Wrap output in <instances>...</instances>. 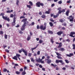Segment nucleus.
<instances>
[{
  "instance_id": "6e6552de",
  "label": "nucleus",
  "mask_w": 75,
  "mask_h": 75,
  "mask_svg": "<svg viewBox=\"0 0 75 75\" xmlns=\"http://www.w3.org/2000/svg\"><path fill=\"white\" fill-rule=\"evenodd\" d=\"M69 10H67V11H66L65 14L67 16H68L69 15Z\"/></svg>"
},
{
  "instance_id": "6e6d98bb",
  "label": "nucleus",
  "mask_w": 75,
  "mask_h": 75,
  "mask_svg": "<svg viewBox=\"0 0 75 75\" xmlns=\"http://www.w3.org/2000/svg\"><path fill=\"white\" fill-rule=\"evenodd\" d=\"M40 51H38L37 52V54L40 55Z\"/></svg>"
},
{
  "instance_id": "603ef678",
  "label": "nucleus",
  "mask_w": 75,
  "mask_h": 75,
  "mask_svg": "<svg viewBox=\"0 0 75 75\" xmlns=\"http://www.w3.org/2000/svg\"><path fill=\"white\" fill-rule=\"evenodd\" d=\"M32 55V54L31 53H29L28 54V56H29V57H31Z\"/></svg>"
},
{
  "instance_id": "09e8293b",
  "label": "nucleus",
  "mask_w": 75,
  "mask_h": 75,
  "mask_svg": "<svg viewBox=\"0 0 75 75\" xmlns=\"http://www.w3.org/2000/svg\"><path fill=\"white\" fill-rule=\"evenodd\" d=\"M6 13H11V11H10V10L7 11H6Z\"/></svg>"
},
{
  "instance_id": "b1692460",
  "label": "nucleus",
  "mask_w": 75,
  "mask_h": 75,
  "mask_svg": "<svg viewBox=\"0 0 75 75\" xmlns=\"http://www.w3.org/2000/svg\"><path fill=\"white\" fill-rule=\"evenodd\" d=\"M37 47H38V46L37 45L36 47H35L34 48H32V51H33L34 50H35V49H36V48Z\"/></svg>"
},
{
  "instance_id": "4d7b16f0",
  "label": "nucleus",
  "mask_w": 75,
  "mask_h": 75,
  "mask_svg": "<svg viewBox=\"0 0 75 75\" xmlns=\"http://www.w3.org/2000/svg\"><path fill=\"white\" fill-rule=\"evenodd\" d=\"M51 65H52V66H53V67H56V66H57V65H54V64H51Z\"/></svg>"
},
{
  "instance_id": "5701e85b",
  "label": "nucleus",
  "mask_w": 75,
  "mask_h": 75,
  "mask_svg": "<svg viewBox=\"0 0 75 75\" xmlns=\"http://www.w3.org/2000/svg\"><path fill=\"white\" fill-rule=\"evenodd\" d=\"M49 24H50V26H51V27H52V26H53V24L52 22H50Z\"/></svg>"
},
{
  "instance_id": "393cba45",
  "label": "nucleus",
  "mask_w": 75,
  "mask_h": 75,
  "mask_svg": "<svg viewBox=\"0 0 75 75\" xmlns=\"http://www.w3.org/2000/svg\"><path fill=\"white\" fill-rule=\"evenodd\" d=\"M65 61L66 63H67V64H68L69 62V60L67 59L65 60Z\"/></svg>"
},
{
  "instance_id": "c03bdc74",
  "label": "nucleus",
  "mask_w": 75,
  "mask_h": 75,
  "mask_svg": "<svg viewBox=\"0 0 75 75\" xmlns=\"http://www.w3.org/2000/svg\"><path fill=\"white\" fill-rule=\"evenodd\" d=\"M71 0H69L67 1V3H71Z\"/></svg>"
},
{
  "instance_id": "4468645a",
  "label": "nucleus",
  "mask_w": 75,
  "mask_h": 75,
  "mask_svg": "<svg viewBox=\"0 0 75 75\" xmlns=\"http://www.w3.org/2000/svg\"><path fill=\"white\" fill-rule=\"evenodd\" d=\"M40 59H40V58H39V59H35V61L38 62H40Z\"/></svg>"
},
{
  "instance_id": "e433bc0d",
  "label": "nucleus",
  "mask_w": 75,
  "mask_h": 75,
  "mask_svg": "<svg viewBox=\"0 0 75 75\" xmlns=\"http://www.w3.org/2000/svg\"><path fill=\"white\" fill-rule=\"evenodd\" d=\"M50 20L52 22H54V20H53V19H52V18H50Z\"/></svg>"
},
{
  "instance_id": "a211bd4d",
  "label": "nucleus",
  "mask_w": 75,
  "mask_h": 75,
  "mask_svg": "<svg viewBox=\"0 0 75 75\" xmlns=\"http://www.w3.org/2000/svg\"><path fill=\"white\" fill-rule=\"evenodd\" d=\"M25 74H26V73L25 72V70H24V71H23L22 73V75H24Z\"/></svg>"
},
{
  "instance_id": "5fc2aeb1",
  "label": "nucleus",
  "mask_w": 75,
  "mask_h": 75,
  "mask_svg": "<svg viewBox=\"0 0 75 75\" xmlns=\"http://www.w3.org/2000/svg\"><path fill=\"white\" fill-rule=\"evenodd\" d=\"M45 58V56H43L42 57V59H42H42H44Z\"/></svg>"
},
{
  "instance_id": "ea45409f",
  "label": "nucleus",
  "mask_w": 75,
  "mask_h": 75,
  "mask_svg": "<svg viewBox=\"0 0 75 75\" xmlns=\"http://www.w3.org/2000/svg\"><path fill=\"white\" fill-rule=\"evenodd\" d=\"M3 33V31L1 30L0 31V34H3V33Z\"/></svg>"
},
{
  "instance_id": "0eeeda50",
  "label": "nucleus",
  "mask_w": 75,
  "mask_h": 75,
  "mask_svg": "<svg viewBox=\"0 0 75 75\" xmlns=\"http://www.w3.org/2000/svg\"><path fill=\"white\" fill-rule=\"evenodd\" d=\"M45 61H47V62L48 64H50L51 62V60L48 59H46L45 60Z\"/></svg>"
},
{
  "instance_id": "f03ea898",
  "label": "nucleus",
  "mask_w": 75,
  "mask_h": 75,
  "mask_svg": "<svg viewBox=\"0 0 75 75\" xmlns=\"http://www.w3.org/2000/svg\"><path fill=\"white\" fill-rule=\"evenodd\" d=\"M40 28L41 30H45V29H46V26H45L44 27V25H42L41 26H40Z\"/></svg>"
},
{
  "instance_id": "3c124183",
  "label": "nucleus",
  "mask_w": 75,
  "mask_h": 75,
  "mask_svg": "<svg viewBox=\"0 0 75 75\" xmlns=\"http://www.w3.org/2000/svg\"><path fill=\"white\" fill-rule=\"evenodd\" d=\"M34 22H33L32 23L30 24V25H34Z\"/></svg>"
},
{
  "instance_id": "2f4dec72",
  "label": "nucleus",
  "mask_w": 75,
  "mask_h": 75,
  "mask_svg": "<svg viewBox=\"0 0 75 75\" xmlns=\"http://www.w3.org/2000/svg\"><path fill=\"white\" fill-rule=\"evenodd\" d=\"M25 17L24 16H22L21 17H20V19H21V18H25Z\"/></svg>"
},
{
  "instance_id": "39448f33",
  "label": "nucleus",
  "mask_w": 75,
  "mask_h": 75,
  "mask_svg": "<svg viewBox=\"0 0 75 75\" xmlns=\"http://www.w3.org/2000/svg\"><path fill=\"white\" fill-rule=\"evenodd\" d=\"M36 6L38 7H40V2H38L36 4Z\"/></svg>"
},
{
  "instance_id": "473e14b6",
  "label": "nucleus",
  "mask_w": 75,
  "mask_h": 75,
  "mask_svg": "<svg viewBox=\"0 0 75 75\" xmlns=\"http://www.w3.org/2000/svg\"><path fill=\"white\" fill-rule=\"evenodd\" d=\"M27 7H28V8H31V5H27Z\"/></svg>"
},
{
  "instance_id": "680f3d73",
  "label": "nucleus",
  "mask_w": 75,
  "mask_h": 75,
  "mask_svg": "<svg viewBox=\"0 0 75 75\" xmlns=\"http://www.w3.org/2000/svg\"><path fill=\"white\" fill-rule=\"evenodd\" d=\"M60 22H61V23H63V20L62 19H60L59 21Z\"/></svg>"
},
{
  "instance_id": "c9c22d12",
  "label": "nucleus",
  "mask_w": 75,
  "mask_h": 75,
  "mask_svg": "<svg viewBox=\"0 0 75 75\" xmlns=\"http://www.w3.org/2000/svg\"><path fill=\"white\" fill-rule=\"evenodd\" d=\"M5 51H6V52H7L8 53H9V52H10L9 50H7V49H6Z\"/></svg>"
},
{
  "instance_id": "8fccbe9b",
  "label": "nucleus",
  "mask_w": 75,
  "mask_h": 75,
  "mask_svg": "<svg viewBox=\"0 0 75 75\" xmlns=\"http://www.w3.org/2000/svg\"><path fill=\"white\" fill-rule=\"evenodd\" d=\"M55 53H56L57 55H58H58H61V54H60L59 53L56 52H55Z\"/></svg>"
},
{
  "instance_id": "9d476101",
  "label": "nucleus",
  "mask_w": 75,
  "mask_h": 75,
  "mask_svg": "<svg viewBox=\"0 0 75 75\" xmlns=\"http://www.w3.org/2000/svg\"><path fill=\"white\" fill-rule=\"evenodd\" d=\"M59 50L61 51H65V49L64 48L62 47L59 49Z\"/></svg>"
},
{
  "instance_id": "6ab92c4d",
  "label": "nucleus",
  "mask_w": 75,
  "mask_h": 75,
  "mask_svg": "<svg viewBox=\"0 0 75 75\" xmlns=\"http://www.w3.org/2000/svg\"><path fill=\"white\" fill-rule=\"evenodd\" d=\"M29 3L31 6H33V2H32L30 1L29 2Z\"/></svg>"
},
{
  "instance_id": "58836bf2",
  "label": "nucleus",
  "mask_w": 75,
  "mask_h": 75,
  "mask_svg": "<svg viewBox=\"0 0 75 75\" xmlns=\"http://www.w3.org/2000/svg\"><path fill=\"white\" fill-rule=\"evenodd\" d=\"M40 6H44V4L42 3H40Z\"/></svg>"
},
{
  "instance_id": "f8f14e48",
  "label": "nucleus",
  "mask_w": 75,
  "mask_h": 75,
  "mask_svg": "<svg viewBox=\"0 0 75 75\" xmlns=\"http://www.w3.org/2000/svg\"><path fill=\"white\" fill-rule=\"evenodd\" d=\"M13 59H15L16 61H18V59H17V56H14V57L13 58Z\"/></svg>"
},
{
  "instance_id": "37998d69",
  "label": "nucleus",
  "mask_w": 75,
  "mask_h": 75,
  "mask_svg": "<svg viewBox=\"0 0 75 75\" xmlns=\"http://www.w3.org/2000/svg\"><path fill=\"white\" fill-rule=\"evenodd\" d=\"M59 60H58V59H57L56 60V63H59Z\"/></svg>"
},
{
  "instance_id": "c85d7f7f",
  "label": "nucleus",
  "mask_w": 75,
  "mask_h": 75,
  "mask_svg": "<svg viewBox=\"0 0 75 75\" xmlns=\"http://www.w3.org/2000/svg\"><path fill=\"white\" fill-rule=\"evenodd\" d=\"M16 56L17 57H21L20 55L19 54H16Z\"/></svg>"
},
{
  "instance_id": "423d86ee",
  "label": "nucleus",
  "mask_w": 75,
  "mask_h": 75,
  "mask_svg": "<svg viewBox=\"0 0 75 75\" xmlns=\"http://www.w3.org/2000/svg\"><path fill=\"white\" fill-rule=\"evenodd\" d=\"M22 51L24 52L25 55L26 56H27V51H26L24 49H22Z\"/></svg>"
},
{
  "instance_id": "a19ab883",
  "label": "nucleus",
  "mask_w": 75,
  "mask_h": 75,
  "mask_svg": "<svg viewBox=\"0 0 75 75\" xmlns=\"http://www.w3.org/2000/svg\"><path fill=\"white\" fill-rule=\"evenodd\" d=\"M6 71H7V69H5L3 70V71L4 72H6Z\"/></svg>"
},
{
  "instance_id": "f257e3e1",
  "label": "nucleus",
  "mask_w": 75,
  "mask_h": 75,
  "mask_svg": "<svg viewBox=\"0 0 75 75\" xmlns=\"http://www.w3.org/2000/svg\"><path fill=\"white\" fill-rule=\"evenodd\" d=\"M27 19L26 18H25L22 20L21 22H24L21 28V31H23V30H25V25H27V24L28 23V21H27Z\"/></svg>"
},
{
  "instance_id": "de8ad7c7",
  "label": "nucleus",
  "mask_w": 75,
  "mask_h": 75,
  "mask_svg": "<svg viewBox=\"0 0 75 75\" xmlns=\"http://www.w3.org/2000/svg\"><path fill=\"white\" fill-rule=\"evenodd\" d=\"M4 38L5 39L7 38V35H5Z\"/></svg>"
},
{
  "instance_id": "a878e982",
  "label": "nucleus",
  "mask_w": 75,
  "mask_h": 75,
  "mask_svg": "<svg viewBox=\"0 0 75 75\" xmlns=\"http://www.w3.org/2000/svg\"><path fill=\"white\" fill-rule=\"evenodd\" d=\"M30 39H31V38H30V36H28V37L27 40L28 41H29V40H30Z\"/></svg>"
},
{
  "instance_id": "052dcab7",
  "label": "nucleus",
  "mask_w": 75,
  "mask_h": 75,
  "mask_svg": "<svg viewBox=\"0 0 75 75\" xmlns=\"http://www.w3.org/2000/svg\"><path fill=\"white\" fill-rule=\"evenodd\" d=\"M45 13H46V14H50V13H49V12L47 11H46Z\"/></svg>"
},
{
  "instance_id": "bb28decb",
  "label": "nucleus",
  "mask_w": 75,
  "mask_h": 75,
  "mask_svg": "<svg viewBox=\"0 0 75 75\" xmlns=\"http://www.w3.org/2000/svg\"><path fill=\"white\" fill-rule=\"evenodd\" d=\"M16 74H17V75H19V74H20V71H16Z\"/></svg>"
},
{
  "instance_id": "7c9ffc66",
  "label": "nucleus",
  "mask_w": 75,
  "mask_h": 75,
  "mask_svg": "<svg viewBox=\"0 0 75 75\" xmlns=\"http://www.w3.org/2000/svg\"><path fill=\"white\" fill-rule=\"evenodd\" d=\"M58 3H59V4H61L62 3V1H60L58 2Z\"/></svg>"
},
{
  "instance_id": "f704fd0d",
  "label": "nucleus",
  "mask_w": 75,
  "mask_h": 75,
  "mask_svg": "<svg viewBox=\"0 0 75 75\" xmlns=\"http://www.w3.org/2000/svg\"><path fill=\"white\" fill-rule=\"evenodd\" d=\"M16 22V18L14 17L13 19V23H15Z\"/></svg>"
},
{
  "instance_id": "49530a36",
  "label": "nucleus",
  "mask_w": 75,
  "mask_h": 75,
  "mask_svg": "<svg viewBox=\"0 0 75 75\" xmlns=\"http://www.w3.org/2000/svg\"><path fill=\"white\" fill-rule=\"evenodd\" d=\"M70 56V57L74 55V54L73 53H70L69 54Z\"/></svg>"
},
{
  "instance_id": "69168bd1",
  "label": "nucleus",
  "mask_w": 75,
  "mask_h": 75,
  "mask_svg": "<svg viewBox=\"0 0 75 75\" xmlns=\"http://www.w3.org/2000/svg\"><path fill=\"white\" fill-rule=\"evenodd\" d=\"M13 14H11L10 15V17L13 18Z\"/></svg>"
},
{
  "instance_id": "4c0bfd02",
  "label": "nucleus",
  "mask_w": 75,
  "mask_h": 75,
  "mask_svg": "<svg viewBox=\"0 0 75 75\" xmlns=\"http://www.w3.org/2000/svg\"><path fill=\"white\" fill-rule=\"evenodd\" d=\"M30 59L31 60V61H32V62H34V60L33 59V58H30Z\"/></svg>"
},
{
  "instance_id": "13d9d810",
  "label": "nucleus",
  "mask_w": 75,
  "mask_h": 75,
  "mask_svg": "<svg viewBox=\"0 0 75 75\" xmlns=\"http://www.w3.org/2000/svg\"><path fill=\"white\" fill-rule=\"evenodd\" d=\"M37 29H40V27L39 25H37Z\"/></svg>"
},
{
  "instance_id": "2eb2a0df",
  "label": "nucleus",
  "mask_w": 75,
  "mask_h": 75,
  "mask_svg": "<svg viewBox=\"0 0 75 75\" xmlns=\"http://www.w3.org/2000/svg\"><path fill=\"white\" fill-rule=\"evenodd\" d=\"M7 16H2L3 18V19H4V20H7Z\"/></svg>"
},
{
  "instance_id": "20e7f679",
  "label": "nucleus",
  "mask_w": 75,
  "mask_h": 75,
  "mask_svg": "<svg viewBox=\"0 0 75 75\" xmlns=\"http://www.w3.org/2000/svg\"><path fill=\"white\" fill-rule=\"evenodd\" d=\"M74 34H75V32H71L69 36L70 37H73V38H74V37H75V36H73V35H74Z\"/></svg>"
},
{
  "instance_id": "9b49d317",
  "label": "nucleus",
  "mask_w": 75,
  "mask_h": 75,
  "mask_svg": "<svg viewBox=\"0 0 75 75\" xmlns=\"http://www.w3.org/2000/svg\"><path fill=\"white\" fill-rule=\"evenodd\" d=\"M59 45L58 47V48H61V47L62 45V43H59Z\"/></svg>"
},
{
  "instance_id": "c756f323",
  "label": "nucleus",
  "mask_w": 75,
  "mask_h": 75,
  "mask_svg": "<svg viewBox=\"0 0 75 75\" xmlns=\"http://www.w3.org/2000/svg\"><path fill=\"white\" fill-rule=\"evenodd\" d=\"M23 49L24 50V49H22L21 50H19L18 51L19 53H21L22 52V51H23Z\"/></svg>"
},
{
  "instance_id": "7ed1b4c3",
  "label": "nucleus",
  "mask_w": 75,
  "mask_h": 75,
  "mask_svg": "<svg viewBox=\"0 0 75 75\" xmlns=\"http://www.w3.org/2000/svg\"><path fill=\"white\" fill-rule=\"evenodd\" d=\"M69 17H70V21L71 22L74 21V16H69Z\"/></svg>"
},
{
  "instance_id": "a18cd8bd",
  "label": "nucleus",
  "mask_w": 75,
  "mask_h": 75,
  "mask_svg": "<svg viewBox=\"0 0 75 75\" xmlns=\"http://www.w3.org/2000/svg\"><path fill=\"white\" fill-rule=\"evenodd\" d=\"M19 33L20 34H23V32L21 31V30H19Z\"/></svg>"
},
{
  "instance_id": "1a4fd4ad",
  "label": "nucleus",
  "mask_w": 75,
  "mask_h": 75,
  "mask_svg": "<svg viewBox=\"0 0 75 75\" xmlns=\"http://www.w3.org/2000/svg\"><path fill=\"white\" fill-rule=\"evenodd\" d=\"M62 31L58 32L57 33V34H58V35H61V34H62Z\"/></svg>"
},
{
  "instance_id": "338daca9",
  "label": "nucleus",
  "mask_w": 75,
  "mask_h": 75,
  "mask_svg": "<svg viewBox=\"0 0 75 75\" xmlns=\"http://www.w3.org/2000/svg\"><path fill=\"white\" fill-rule=\"evenodd\" d=\"M51 58V57H50V56H47V58L48 59H49V58Z\"/></svg>"
},
{
  "instance_id": "864d4df0",
  "label": "nucleus",
  "mask_w": 75,
  "mask_h": 75,
  "mask_svg": "<svg viewBox=\"0 0 75 75\" xmlns=\"http://www.w3.org/2000/svg\"><path fill=\"white\" fill-rule=\"evenodd\" d=\"M62 11H59L58 12V13L59 14H58L59 15V14H61V13H62Z\"/></svg>"
},
{
  "instance_id": "412c9836",
  "label": "nucleus",
  "mask_w": 75,
  "mask_h": 75,
  "mask_svg": "<svg viewBox=\"0 0 75 75\" xmlns=\"http://www.w3.org/2000/svg\"><path fill=\"white\" fill-rule=\"evenodd\" d=\"M57 57V58H58V59H62V58L61 57L59 56H58Z\"/></svg>"
},
{
  "instance_id": "e2e57ef3",
  "label": "nucleus",
  "mask_w": 75,
  "mask_h": 75,
  "mask_svg": "<svg viewBox=\"0 0 75 75\" xmlns=\"http://www.w3.org/2000/svg\"><path fill=\"white\" fill-rule=\"evenodd\" d=\"M21 72H22V71H23V69L21 68V69L20 70H19Z\"/></svg>"
},
{
  "instance_id": "79ce46f5",
  "label": "nucleus",
  "mask_w": 75,
  "mask_h": 75,
  "mask_svg": "<svg viewBox=\"0 0 75 75\" xmlns=\"http://www.w3.org/2000/svg\"><path fill=\"white\" fill-rule=\"evenodd\" d=\"M41 17L42 18H45L46 17L45 16V15H43Z\"/></svg>"
},
{
  "instance_id": "774afa93",
  "label": "nucleus",
  "mask_w": 75,
  "mask_h": 75,
  "mask_svg": "<svg viewBox=\"0 0 75 75\" xmlns=\"http://www.w3.org/2000/svg\"><path fill=\"white\" fill-rule=\"evenodd\" d=\"M6 20L8 21H10V19L9 18H7L6 19Z\"/></svg>"
},
{
  "instance_id": "bf43d9fd",
  "label": "nucleus",
  "mask_w": 75,
  "mask_h": 75,
  "mask_svg": "<svg viewBox=\"0 0 75 75\" xmlns=\"http://www.w3.org/2000/svg\"><path fill=\"white\" fill-rule=\"evenodd\" d=\"M62 12H65V9H63L62 10Z\"/></svg>"
},
{
  "instance_id": "aec40b11",
  "label": "nucleus",
  "mask_w": 75,
  "mask_h": 75,
  "mask_svg": "<svg viewBox=\"0 0 75 75\" xmlns=\"http://www.w3.org/2000/svg\"><path fill=\"white\" fill-rule=\"evenodd\" d=\"M50 42H52V44H53L54 42V40H53V39L52 38L50 39Z\"/></svg>"
},
{
  "instance_id": "0e129e2a",
  "label": "nucleus",
  "mask_w": 75,
  "mask_h": 75,
  "mask_svg": "<svg viewBox=\"0 0 75 75\" xmlns=\"http://www.w3.org/2000/svg\"><path fill=\"white\" fill-rule=\"evenodd\" d=\"M63 62V61L62 60H59V62H60V63H61Z\"/></svg>"
},
{
  "instance_id": "cd10ccee",
  "label": "nucleus",
  "mask_w": 75,
  "mask_h": 75,
  "mask_svg": "<svg viewBox=\"0 0 75 75\" xmlns=\"http://www.w3.org/2000/svg\"><path fill=\"white\" fill-rule=\"evenodd\" d=\"M18 3H19V1L17 0L16 1V5H17V6H18Z\"/></svg>"
},
{
  "instance_id": "72a5a7b5",
  "label": "nucleus",
  "mask_w": 75,
  "mask_h": 75,
  "mask_svg": "<svg viewBox=\"0 0 75 75\" xmlns=\"http://www.w3.org/2000/svg\"><path fill=\"white\" fill-rule=\"evenodd\" d=\"M4 13H1L0 14V16H1L3 17V16H4Z\"/></svg>"
},
{
  "instance_id": "f3484780",
  "label": "nucleus",
  "mask_w": 75,
  "mask_h": 75,
  "mask_svg": "<svg viewBox=\"0 0 75 75\" xmlns=\"http://www.w3.org/2000/svg\"><path fill=\"white\" fill-rule=\"evenodd\" d=\"M59 16V14H57L56 15H54V16L53 17L54 18H57V17H58V16Z\"/></svg>"
},
{
  "instance_id": "dca6fc26",
  "label": "nucleus",
  "mask_w": 75,
  "mask_h": 75,
  "mask_svg": "<svg viewBox=\"0 0 75 75\" xmlns=\"http://www.w3.org/2000/svg\"><path fill=\"white\" fill-rule=\"evenodd\" d=\"M42 60L40 59V62H41V63H42V64H44V61H42Z\"/></svg>"
},
{
  "instance_id": "ddd939ff",
  "label": "nucleus",
  "mask_w": 75,
  "mask_h": 75,
  "mask_svg": "<svg viewBox=\"0 0 75 75\" xmlns=\"http://www.w3.org/2000/svg\"><path fill=\"white\" fill-rule=\"evenodd\" d=\"M47 32H48V33L49 34H53V32H52V31L48 30Z\"/></svg>"
},
{
  "instance_id": "4be33fe9",
  "label": "nucleus",
  "mask_w": 75,
  "mask_h": 75,
  "mask_svg": "<svg viewBox=\"0 0 75 75\" xmlns=\"http://www.w3.org/2000/svg\"><path fill=\"white\" fill-rule=\"evenodd\" d=\"M42 42H43V41L42 40H39V43L41 44V43H42Z\"/></svg>"
}]
</instances>
